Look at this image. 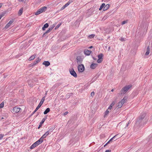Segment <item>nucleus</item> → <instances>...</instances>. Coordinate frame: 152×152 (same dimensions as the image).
<instances>
[{"mask_svg": "<svg viewBox=\"0 0 152 152\" xmlns=\"http://www.w3.org/2000/svg\"><path fill=\"white\" fill-rule=\"evenodd\" d=\"M132 86L131 85H126L123 87L121 90V94H124L126 93L129 89L132 87Z\"/></svg>", "mask_w": 152, "mask_h": 152, "instance_id": "1", "label": "nucleus"}, {"mask_svg": "<svg viewBox=\"0 0 152 152\" xmlns=\"http://www.w3.org/2000/svg\"><path fill=\"white\" fill-rule=\"evenodd\" d=\"M145 116V114L144 113L140 116L137 119V121H136V124L137 125L139 126L142 125V121L144 119Z\"/></svg>", "mask_w": 152, "mask_h": 152, "instance_id": "2", "label": "nucleus"}, {"mask_svg": "<svg viewBox=\"0 0 152 152\" xmlns=\"http://www.w3.org/2000/svg\"><path fill=\"white\" fill-rule=\"evenodd\" d=\"M78 66L77 68H78L79 72H83L85 69L84 66L83 64H80Z\"/></svg>", "mask_w": 152, "mask_h": 152, "instance_id": "3", "label": "nucleus"}, {"mask_svg": "<svg viewBox=\"0 0 152 152\" xmlns=\"http://www.w3.org/2000/svg\"><path fill=\"white\" fill-rule=\"evenodd\" d=\"M69 71L71 75L75 77H77V74L74 71L73 68L72 69H69Z\"/></svg>", "mask_w": 152, "mask_h": 152, "instance_id": "4", "label": "nucleus"}, {"mask_svg": "<svg viewBox=\"0 0 152 152\" xmlns=\"http://www.w3.org/2000/svg\"><path fill=\"white\" fill-rule=\"evenodd\" d=\"M20 107H15L13 108L12 111L14 113H16L19 112L20 111Z\"/></svg>", "mask_w": 152, "mask_h": 152, "instance_id": "5", "label": "nucleus"}, {"mask_svg": "<svg viewBox=\"0 0 152 152\" xmlns=\"http://www.w3.org/2000/svg\"><path fill=\"white\" fill-rule=\"evenodd\" d=\"M45 96H44L42 98L41 100L40 101V102L39 104L38 105V106L37 107V109H39V108L42 106V104H43V103L45 101Z\"/></svg>", "mask_w": 152, "mask_h": 152, "instance_id": "6", "label": "nucleus"}, {"mask_svg": "<svg viewBox=\"0 0 152 152\" xmlns=\"http://www.w3.org/2000/svg\"><path fill=\"white\" fill-rule=\"evenodd\" d=\"M77 62L78 64H81L82 61V59L81 58V56H78L76 58Z\"/></svg>", "mask_w": 152, "mask_h": 152, "instance_id": "7", "label": "nucleus"}, {"mask_svg": "<svg viewBox=\"0 0 152 152\" xmlns=\"http://www.w3.org/2000/svg\"><path fill=\"white\" fill-rule=\"evenodd\" d=\"M47 115H45V117L42 120V121L40 123V124L39 126L38 127V129H39L41 126L42 124L44 123L45 121V120L47 118Z\"/></svg>", "mask_w": 152, "mask_h": 152, "instance_id": "8", "label": "nucleus"}, {"mask_svg": "<svg viewBox=\"0 0 152 152\" xmlns=\"http://www.w3.org/2000/svg\"><path fill=\"white\" fill-rule=\"evenodd\" d=\"M14 19L10 20L5 26V28L7 29L11 25V24L14 21Z\"/></svg>", "mask_w": 152, "mask_h": 152, "instance_id": "9", "label": "nucleus"}, {"mask_svg": "<svg viewBox=\"0 0 152 152\" xmlns=\"http://www.w3.org/2000/svg\"><path fill=\"white\" fill-rule=\"evenodd\" d=\"M56 24H53L51 26H50L48 29L46 31V33L50 32L55 26Z\"/></svg>", "mask_w": 152, "mask_h": 152, "instance_id": "10", "label": "nucleus"}, {"mask_svg": "<svg viewBox=\"0 0 152 152\" xmlns=\"http://www.w3.org/2000/svg\"><path fill=\"white\" fill-rule=\"evenodd\" d=\"M43 140V139L41 137L36 142L39 145L42 142Z\"/></svg>", "mask_w": 152, "mask_h": 152, "instance_id": "11", "label": "nucleus"}, {"mask_svg": "<svg viewBox=\"0 0 152 152\" xmlns=\"http://www.w3.org/2000/svg\"><path fill=\"white\" fill-rule=\"evenodd\" d=\"M92 51L91 50H84V53L85 55L88 56L91 53Z\"/></svg>", "mask_w": 152, "mask_h": 152, "instance_id": "12", "label": "nucleus"}, {"mask_svg": "<svg viewBox=\"0 0 152 152\" xmlns=\"http://www.w3.org/2000/svg\"><path fill=\"white\" fill-rule=\"evenodd\" d=\"M97 64L95 63H92L90 66V68L91 69H94L97 66Z\"/></svg>", "mask_w": 152, "mask_h": 152, "instance_id": "13", "label": "nucleus"}, {"mask_svg": "<svg viewBox=\"0 0 152 152\" xmlns=\"http://www.w3.org/2000/svg\"><path fill=\"white\" fill-rule=\"evenodd\" d=\"M150 52V46L149 45L147 47L146 49V52L145 54V55L147 56L149 54Z\"/></svg>", "mask_w": 152, "mask_h": 152, "instance_id": "14", "label": "nucleus"}, {"mask_svg": "<svg viewBox=\"0 0 152 152\" xmlns=\"http://www.w3.org/2000/svg\"><path fill=\"white\" fill-rule=\"evenodd\" d=\"M47 9V7L45 6L40 8L39 9L42 13L45 12L46 10Z\"/></svg>", "mask_w": 152, "mask_h": 152, "instance_id": "15", "label": "nucleus"}, {"mask_svg": "<svg viewBox=\"0 0 152 152\" xmlns=\"http://www.w3.org/2000/svg\"><path fill=\"white\" fill-rule=\"evenodd\" d=\"M42 64L46 66H48L50 65V63L49 61H45Z\"/></svg>", "mask_w": 152, "mask_h": 152, "instance_id": "16", "label": "nucleus"}, {"mask_svg": "<svg viewBox=\"0 0 152 152\" xmlns=\"http://www.w3.org/2000/svg\"><path fill=\"white\" fill-rule=\"evenodd\" d=\"M37 145H38L37 144V143L35 142L30 147V148L31 149H33L35 148V147H36Z\"/></svg>", "mask_w": 152, "mask_h": 152, "instance_id": "17", "label": "nucleus"}, {"mask_svg": "<svg viewBox=\"0 0 152 152\" xmlns=\"http://www.w3.org/2000/svg\"><path fill=\"white\" fill-rule=\"evenodd\" d=\"M110 6V5L109 4H107L106 5H105V6L103 8V10L104 11L107 10L109 8Z\"/></svg>", "mask_w": 152, "mask_h": 152, "instance_id": "18", "label": "nucleus"}, {"mask_svg": "<svg viewBox=\"0 0 152 152\" xmlns=\"http://www.w3.org/2000/svg\"><path fill=\"white\" fill-rule=\"evenodd\" d=\"M23 10V8H21L18 12V15L19 16H20L22 14Z\"/></svg>", "mask_w": 152, "mask_h": 152, "instance_id": "19", "label": "nucleus"}, {"mask_svg": "<svg viewBox=\"0 0 152 152\" xmlns=\"http://www.w3.org/2000/svg\"><path fill=\"white\" fill-rule=\"evenodd\" d=\"M50 111V109L49 108H47L44 112V114L46 115L49 113Z\"/></svg>", "mask_w": 152, "mask_h": 152, "instance_id": "20", "label": "nucleus"}, {"mask_svg": "<svg viewBox=\"0 0 152 152\" xmlns=\"http://www.w3.org/2000/svg\"><path fill=\"white\" fill-rule=\"evenodd\" d=\"M49 134V133L48 132H46L45 134L41 137L43 139H44V138H45Z\"/></svg>", "mask_w": 152, "mask_h": 152, "instance_id": "21", "label": "nucleus"}, {"mask_svg": "<svg viewBox=\"0 0 152 152\" xmlns=\"http://www.w3.org/2000/svg\"><path fill=\"white\" fill-rule=\"evenodd\" d=\"M42 12H41V11H40L39 9V10H38L36 12H35V15H39V14H40Z\"/></svg>", "mask_w": 152, "mask_h": 152, "instance_id": "22", "label": "nucleus"}, {"mask_svg": "<svg viewBox=\"0 0 152 152\" xmlns=\"http://www.w3.org/2000/svg\"><path fill=\"white\" fill-rule=\"evenodd\" d=\"M35 56H34V55H33L31 56L28 59V60L29 61H31L33 60L35 58Z\"/></svg>", "mask_w": 152, "mask_h": 152, "instance_id": "23", "label": "nucleus"}, {"mask_svg": "<svg viewBox=\"0 0 152 152\" xmlns=\"http://www.w3.org/2000/svg\"><path fill=\"white\" fill-rule=\"evenodd\" d=\"M103 56V55L102 53H100L98 55V58L99 59H103L102 57Z\"/></svg>", "mask_w": 152, "mask_h": 152, "instance_id": "24", "label": "nucleus"}, {"mask_svg": "<svg viewBox=\"0 0 152 152\" xmlns=\"http://www.w3.org/2000/svg\"><path fill=\"white\" fill-rule=\"evenodd\" d=\"M125 97H124L122 99L121 101V103L122 104L125 102V101L126 99H125Z\"/></svg>", "mask_w": 152, "mask_h": 152, "instance_id": "25", "label": "nucleus"}, {"mask_svg": "<svg viewBox=\"0 0 152 152\" xmlns=\"http://www.w3.org/2000/svg\"><path fill=\"white\" fill-rule=\"evenodd\" d=\"M105 4L104 3H103L102 5L100 6V7L99 9V10H101L105 6Z\"/></svg>", "mask_w": 152, "mask_h": 152, "instance_id": "26", "label": "nucleus"}, {"mask_svg": "<svg viewBox=\"0 0 152 152\" xmlns=\"http://www.w3.org/2000/svg\"><path fill=\"white\" fill-rule=\"evenodd\" d=\"M95 35L94 34H91L88 36V37L90 39H92L95 36Z\"/></svg>", "mask_w": 152, "mask_h": 152, "instance_id": "27", "label": "nucleus"}, {"mask_svg": "<svg viewBox=\"0 0 152 152\" xmlns=\"http://www.w3.org/2000/svg\"><path fill=\"white\" fill-rule=\"evenodd\" d=\"M109 111L108 110H107L105 112L104 115V117H105L106 115H107L109 113Z\"/></svg>", "mask_w": 152, "mask_h": 152, "instance_id": "28", "label": "nucleus"}, {"mask_svg": "<svg viewBox=\"0 0 152 152\" xmlns=\"http://www.w3.org/2000/svg\"><path fill=\"white\" fill-rule=\"evenodd\" d=\"M123 105L122 103L120 102L118 103V108H120Z\"/></svg>", "mask_w": 152, "mask_h": 152, "instance_id": "29", "label": "nucleus"}, {"mask_svg": "<svg viewBox=\"0 0 152 152\" xmlns=\"http://www.w3.org/2000/svg\"><path fill=\"white\" fill-rule=\"evenodd\" d=\"M5 13H6L5 12H3L0 15V20L3 16H4Z\"/></svg>", "mask_w": 152, "mask_h": 152, "instance_id": "30", "label": "nucleus"}, {"mask_svg": "<svg viewBox=\"0 0 152 152\" xmlns=\"http://www.w3.org/2000/svg\"><path fill=\"white\" fill-rule=\"evenodd\" d=\"M128 20H124V21H123L122 22V23H121V24L122 25H123L124 24L126 23H128Z\"/></svg>", "mask_w": 152, "mask_h": 152, "instance_id": "31", "label": "nucleus"}, {"mask_svg": "<svg viewBox=\"0 0 152 152\" xmlns=\"http://www.w3.org/2000/svg\"><path fill=\"white\" fill-rule=\"evenodd\" d=\"M53 128H52L50 129L48 131H47V132H48L49 133H50L52 132L53 131Z\"/></svg>", "mask_w": 152, "mask_h": 152, "instance_id": "32", "label": "nucleus"}, {"mask_svg": "<svg viewBox=\"0 0 152 152\" xmlns=\"http://www.w3.org/2000/svg\"><path fill=\"white\" fill-rule=\"evenodd\" d=\"M61 24V23H59L55 28V29L56 30L60 26Z\"/></svg>", "mask_w": 152, "mask_h": 152, "instance_id": "33", "label": "nucleus"}, {"mask_svg": "<svg viewBox=\"0 0 152 152\" xmlns=\"http://www.w3.org/2000/svg\"><path fill=\"white\" fill-rule=\"evenodd\" d=\"M4 105V103L2 102L0 104V108H1L3 107Z\"/></svg>", "mask_w": 152, "mask_h": 152, "instance_id": "34", "label": "nucleus"}, {"mask_svg": "<svg viewBox=\"0 0 152 152\" xmlns=\"http://www.w3.org/2000/svg\"><path fill=\"white\" fill-rule=\"evenodd\" d=\"M45 28H47L49 26V25L48 23H46L43 26Z\"/></svg>", "mask_w": 152, "mask_h": 152, "instance_id": "35", "label": "nucleus"}, {"mask_svg": "<svg viewBox=\"0 0 152 152\" xmlns=\"http://www.w3.org/2000/svg\"><path fill=\"white\" fill-rule=\"evenodd\" d=\"M72 94V93H68L66 95V97L68 99L69 98L70 96Z\"/></svg>", "mask_w": 152, "mask_h": 152, "instance_id": "36", "label": "nucleus"}, {"mask_svg": "<svg viewBox=\"0 0 152 152\" xmlns=\"http://www.w3.org/2000/svg\"><path fill=\"white\" fill-rule=\"evenodd\" d=\"M117 135H115V136H114V137H113L112 138L109 140H110V142H112V141H113V140H114V138H115V137L117 136Z\"/></svg>", "mask_w": 152, "mask_h": 152, "instance_id": "37", "label": "nucleus"}, {"mask_svg": "<svg viewBox=\"0 0 152 152\" xmlns=\"http://www.w3.org/2000/svg\"><path fill=\"white\" fill-rule=\"evenodd\" d=\"M41 61V59H40L39 58H38L37 59H36V62L37 63Z\"/></svg>", "mask_w": 152, "mask_h": 152, "instance_id": "38", "label": "nucleus"}, {"mask_svg": "<svg viewBox=\"0 0 152 152\" xmlns=\"http://www.w3.org/2000/svg\"><path fill=\"white\" fill-rule=\"evenodd\" d=\"M103 60V59H98V60H97V62L98 63H101L102 61Z\"/></svg>", "mask_w": 152, "mask_h": 152, "instance_id": "39", "label": "nucleus"}, {"mask_svg": "<svg viewBox=\"0 0 152 152\" xmlns=\"http://www.w3.org/2000/svg\"><path fill=\"white\" fill-rule=\"evenodd\" d=\"M73 1V0H69V1L67 2L69 5Z\"/></svg>", "mask_w": 152, "mask_h": 152, "instance_id": "40", "label": "nucleus"}, {"mask_svg": "<svg viewBox=\"0 0 152 152\" xmlns=\"http://www.w3.org/2000/svg\"><path fill=\"white\" fill-rule=\"evenodd\" d=\"M37 64V63L36 62V61H35L33 63L31 64L32 65H31L32 66H33Z\"/></svg>", "mask_w": 152, "mask_h": 152, "instance_id": "41", "label": "nucleus"}, {"mask_svg": "<svg viewBox=\"0 0 152 152\" xmlns=\"http://www.w3.org/2000/svg\"><path fill=\"white\" fill-rule=\"evenodd\" d=\"M4 135L2 134H0V140H1L4 137Z\"/></svg>", "mask_w": 152, "mask_h": 152, "instance_id": "42", "label": "nucleus"}, {"mask_svg": "<svg viewBox=\"0 0 152 152\" xmlns=\"http://www.w3.org/2000/svg\"><path fill=\"white\" fill-rule=\"evenodd\" d=\"M39 109H37V108L36 107L35 110L34 111V112L32 113L33 114H34Z\"/></svg>", "mask_w": 152, "mask_h": 152, "instance_id": "43", "label": "nucleus"}, {"mask_svg": "<svg viewBox=\"0 0 152 152\" xmlns=\"http://www.w3.org/2000/svg\"><path fill=\"white\" fill-rule=\"evenodd\" d=\"M120 40L122 41H125V39L123 37H121Z\"/></svg>", "mask_w": 152, "mask_h": 152, "instance_id": "44", "label": "nucleus"}, {"mask_svg": "<svg viewBox=\"0 0 152 152\" xmlns=\"http://www.w3.org/2000/svg\"><path fill=\"white\" fill-rule=\"evenodd\" d=\"M94 94L95 93L93 91L91 93V96H94Z\"/></svg>", "mask_w": 152, "mask_h": 152, "instance_id": "45", "label": "nucleus"}, {"mask_svg": "<svg viewBox=\"0 0 152 152\" xmlns=\"http://www.w3.org/2000/svg\"><path fill=\"white\" fill-rule=\"evenodd\" d=\"M69 5L67 3L64 6V7H65L66 8V7L68 6Z\"/></svg>", "mask_w": 152, "mask_h": 152, "instance_id": "46", "label": "nucleus"}, {"mask_svg": "<svg viewBox=\"0 0 152 152\" xmlns=\"http://www.w3.org/2000/svg\"><path fill=\"white\" fill-rule=\"evenodd\" d=\"M68 113V112H67V111H66V112H65L64 113V115H66Z\"/></svg>", "mask_w": 152, "mask_h": 152, "instance_id": "47", "label": "nucleus"}, {"mask_svg": "<svg viewBox=\"0 0 152 152\" xmlns=\"http://www.w3.org/2000/svg\"><path fill=\"white\" fill-rule=\"evenodd\" d=\"M47 33H46V31L45 33H44L43 34V35H42V37H45V34H47Z\"/></svg>", "mask_w": 152, "mask_h": 152, "instance_id": "48", "label": "nucleus"}, {"mask_svg": "<svg viewBox=\"0 0 152 152\" xmlns=\"http://www.w3.org/2000/svg\"><path fill=\"white\" fill-rule=\"evenodd\" d=\"M112 107H113V106H112V105H110V106L109 107H108V109H110V110L112 108Z\"/></svg>", "mask_w": 152, "mask_h": 152, "instance_id": "49", "label": "nucleus"}, {"mask_svg": "<svg viewBox=\"0 0 152 152\" xmlns=\"http://www.w3.org/2000/svg\"><path fill=\"white\" fill-rule=\"evenodd\" d=\"M115 102H113L110 105H112V106H113L115 104Z\"/></svg>", "mask_w": 152, "mask_h": 152, "instance_id": "50", "label": "nucleus"}, {"mask_svg": "<svg viewBox=\"0 0 152 152\" xmlns=\"http://www.w3.org/2000/svg\"><path fill=\"white\" fill-rule=\"evenodd\" d=\"M129 123H130V121H129L128 122V123L126 124V125L125 127H127L128 126L129 124Z\"/></svg>", "mask_w": 152, "mask_h": 152, "instance_id": "51", "label": "nucleus"}, {"mask_svg": "<svg viewBox=\"0 0 152 152\" xmlns=\"http://www.w3.org/2000/svg\"><path fill=\"white\" fill-rule=\"evenodd\" d=\"M65 7H64V6H63L61 8V10H64V8H65Z\"/></svg>", "mask_w": 152, "mask_h": 152, "instance_id": "52", "label": "nucleus"}, {"mask_svg": "<svg viewBox=\"0 0 152 152\" xmlns=\"http://www.w3.org/2000/svg\"><path fill=\"white\" fill-rule=\"evenodd\" d=\"M111 151L110 150H107L105 151V152H111Z\"/></svg>", "mask_w": 152, "mask_h": 152, "instance_id": "53", "label": "nucleus"}, {"mask_svg": "<svg viewBox=\"0 0 152 152\" xmlns=\"http://www.w3.org/2000/svg\"><path fill=\"white\" fill-rule=\"evenodd\" d=\"M45 28L44 27V26L42 28V30L43 31H44L45 30Z\"/></svg>", "mask_w": 152, "mask_h": 152, "instance_id": "54", "label": "nucleus"}, {"mask_svg": "<svg viewBox=\"0 0 152 152\" xmlns=\"http://www.w3.org/2000/svg\"><path fill=\"white\" fill-rule=\"evenodd\" d=\"M93 59L94 60H96V58H94V57H93Z\"/></svg>", "mask_w": 152, "mask_h": 152, "instance_id": "55", "label": "nucleus"}, {"mask_svg": "<svg viewBox=\"0 0 152 152\" xmlns=\"http://www.w3.org/2000/svg\"><path fill=\"white\" fill-rule=\"evenodd\" d=\"M2 6V4L1 3H0V8Z\"/></svg>", "mask_w": 152, "mask_h": 152, "instance_id": "56", "label": "nucleus"}, {"mask_svg": "<svg viewBox=\"0 0 152 152\" xmlns=\"http://www.w3.org/2000/svg\"><path fill=\"white\" fill-rule=\"evenodd\" d=\"M110 142H110V140H109L107 143V144H108L109 143H110Z\"/></svg>", "mask_w": 152, "mask_h": 152, "instance_id": "57", "label": "nucleus"}, {"mask_svg": "<svg viewBox=\"0 0 152 152\" xmlns=\"http://www.w3.org/2000/svg\"><path fill=\"white\" fill-rule=\"evenodd\" d=\"M108 144H107V143H106L104 145V147H105V146H106Z\"/></svg>", "mask_w": 152, "mask_h": 152, "instance_id": "58", "label": "nucleus"}, {"mask_svg": "<svg viewBox=\"0 0 152 152\" xmlns=\"http://www.w3.org/2000/svg\"><path fill=\"white\" fill-rule=\"evenodd\" d=\"M114 91V89H112L111 90V91H112V92H113V91Z\"/></svg>", "mask_w": 152, "mask_h": 152, "instance_id": "59", "label": "nucleus"}, {"mask_svg": "<svg viewBox=\"0 0 152 152\" xmlns=\"http://www.w3.org/2000/svg\"><path fill=\"white\" fill-rule=\"evenodd\" d=\"M93 48V46H91L90 47H89V48Z\"/></svg>", "mask_w": 152, "mask_h": 152, "instance_id": "60", "label": "nucleus"}, {"mask_svg": "<svg viewBox=\"0 0 152 152\" xmlns=\"http://www.w3.org/2000/svg\"><path fill=\"white\" fill-rule=\"evenodd\" d=\"M34 114H33V113H32L30 115V116H32Z\"/></svg>", "mask_w": 152, "mask_h": 152, "instance_id": "61", "label": "nucleus"}, {"mask_svg": "<svg viewBox=\"0 0 152 152\" xmlns=\"http://www.w3.org/2000/svg\"><path fill=\"white\" fill-rule=\"evenodd\" d=\"M20 1H23L24 0H19Z\"/></svg>", "mask_w": 152, "mask_h": 152, "instance_id": "62", "label": "nucleus"}, {"mask_svg": "<svg viewBox=\"0 0 152 152\" xmlns=\"http://www.w3.org/2000/svg\"><path fill=\"white\" fill-rule=\"evenodd\" d=\"M110 47H109L108 48V50H110Z\"/></svg>", "mask_w": 152, "mask_h": 152, "instance_id": "63", "label": "nucleus"}, {"mask_svg": "<svg viewBox=\"0 0 152 152\" xmlns=\"http://www.w3.org/2000/svg\"><path fill=\"white\" fill-rule=\"evenodd\" d=\"M4 119V118L3 117H2L1 118V119Z\"/></svg>", "mask_w": 152, "mask_h": 152, "instance_id": "64", "label": "nucleus"}]
</instances>
